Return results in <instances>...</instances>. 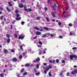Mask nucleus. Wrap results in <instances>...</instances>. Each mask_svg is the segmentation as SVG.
I'll return each mask as SVG.
<instances>
[{
  "mask_svg": "<svg viewBox=\"0 0 77 77\" xmlns=\"http://www.w3.org/2000/svg\"><path fill=\"white\" fill-rule=\"evenodd\" d=\"M24 9L25 11H26V12H31L32 11V9L30 8H28V10L27 9V7L26 6H24Z\"/></svg>",
  "mask_w": 77,
  "mask_h": 77,
  "instance_id": "f257e3e1",
  "label": "nucleus"
},
{
  "mask_svg": "<svg viewBox=\"0 0 77 77\" xmlns=\"http://www.w3.org/2000/svg\"><path fill=\"white\" fill-rule=\"evenodd\" d=\"M16 17L15 18V19L16 20H17L18 21V20H20L21 19V17H19L20 16V14H16Z\"/></svg>",
  "mask_w": 77,
  "mask_h": 77,
  "instance_id": "f03ea898",
  "label": "nucleus"
},
{
  "mask_svg": "<svg viewBox=\"0 0 77 77\" xmlns=\"http://www.w3.org/2000/svg\"><path fill=\"white\" fill-rule=\"evenodd\" d=\"M24 36H25V35H23V34H22L21 35H20L19 37V39H21L22 40H23L24 38Z\"/></svg>",
  "mask_w": 77,
  "mask_h": 77,
  "instance_id": "7ed1b4c3",
  "label": "nucleus"
},
{
  "mask_svg": "<svg viewBox=\"0 0 77 77\" xmlns=\"http://www.w3.org/2000/svg\"><path fill=\"white\" fill-rule=\"evenodd\" d=\"M51 68H52V66L51 65H49L48 67L46 68V69L47 71H48L50 69H51Z\"/></svg>",
  "mask_w": 77,
  "mask_h": 77,
  "instance_id": "20e7f679",
  "label": "nucleus"
},
{
  "mask_svg": "<svg viewBox=\"0 0 77 77\" xmlns=\"http://www.w3.org/2000/svg\"><path fill=\"white\" fill-rule=\"evenodd\" d=\"M77 73V69H75L73 71H72L71 72L72 74H76Z\"/></svg>",
  "mask_w": 77,
  "mask_h": 77,
  "instance_id": "39448f33",
  "label": "nucleus"
},
{
  "mask_svg": "<svg viewBox=\"0 0 77 77\" xmlns=\"http://www.w3.org/2000/svg\"><path fill=\"white\" fill-rule=\"evenodd\" d=\"M74 23L75 26H76V25H77V26L76 27H75V26H74V28H76V27H77V19H76V20L74 22Z\"/></svg>",
  "mask_w": 77,
  "mask_h": 77,
  "instance_id": "423d86ee",
  "label": "nucleus"
},
{
  "mask_svg": "<svg viewBox=\"0 0 77 77\" xmlns=\"http://www.w3.org/2000/svg\"><path fill=\"white\" fill-rule=\"evenodd\" d=\"M19 6L20 7V8H23V7H24V5L22 4H19Z\"/></svg>",
  "mask_w": 77,
  "mask_h": 77,
  "instance_id": "0eeeda50",
  "label": "nucleus"
},
{
  "mask_svg": "<svg viewBox=\"0 0 77 77\" xmlns=\"http://www.w3.org/2000/svg\"><path fill=\"white\" fill-rule=\"evenodd\" d=\"M4 52L5 54H8V50H7L4 49Z\"/></svg>",
  "mask_w": 77,
  "mask_h": 77,
  "instance_id": "6e6552de",
  "label": "nucleus"
},
{
  "mask_svg": "<svg viewBox=\"0 0 77 77\" xmlns=\"http://www.w3.org/2000/svg\"><path fill=\"white\" fill-rule=\"evenodd\" d=\"M24 46V47H25V45H24V44H22L20 47V49L21 50H23V46Z\"/></svg>",
  "mask_w": 77,
  "mask_h": 77,
  "instance_id": "1a4fd4ad",
  "label": "nucleus"
},
{
  "mask_svg": "<svg viewBox=\"0 0 77 77\" xmlns=\"http://www.w3.org/2000/svg\"><path fill=\"white\" fill-rule=\"evenodd\" d=\"M36 34L37 35H40L41 34V33L39 32H36Z\"/></svg>",
  "mask_w": 77,
  "mask_h": 77,
  "instance_id": "9d476101",
  "label": "nucleus"
},
{
  "mask_svg": "<svg viewBox=\"0 0 77 77\" xmlns=\"http://www.w3.org/2000/svg\"><path fill=\"white\" fill-rule=\"evenodd\" d=\"M6 10H7V11L8 12H11V9L8 8V7L6 8Z\"/></svg>",
  "mask_w": 77,
  "mask_h": 77,
  "instance_id": "9b49d317",
  "label": "nucleus"
},
{
  "mask_svg": "<svg viewBox=\"0 0 77 77\" xmlns=\"http://www.w3.org/2000/svg\"><path fill=\"white\" fill-rule=\"evenodd\" d=\"M17 60V59L16 58H14L13 59L12 61L13 62H15Z\"/></svg>",
  "mask_w": 77,
  "mask_h": 77,
  "instance_id": "f8f14e48",
  "label": "nucleus"
},
{
  "mask_svg": "<svg viewBox=\"0 0 77 77\" xmlns=\"http://www.w3.org/2000/svg\"><path fill=\"white\" fill-rule=\"evenodd\" d=\"M73 57L74 56L73 55H71L70 56V58L71 60H72V59L73 58Z\"/></svg>",
  "mask_w": 77,
  "mask_h": 77,
  "instance_id": "ddd939ff",
  "label": "nucleus"
},
{
  "mask_svg": "<svg viewBox=\"0 0 77 77\" xmlns=\"http://www.w3.org/2000/svg\"><path fill=\"white\" fill-rule=\"evenodd\" d=\"M25 66H26V67L30 66V64H29V63L26 64L25 65Z\"/></svg>",
  "mask_w": 77,
  "mask_h": 77,
  "instance_id": "4468645a",
  "label": "nucleus"
},
{
  "mask_svg": "<svg viewBox=\"0 0 77 77\" xmlns=\"http://www.w3.org/2000/svg\"><path fill=\"white\" fill-rule=\"evenodd\" d=\"M43 28L44 29H45V30H48L49 29L48 27H44Z\"/></svg>",
  "mask_w": 77,
  "mask_h": 77,
  "instance_id": "2eb2a0df",
  "label": "nucleus"
},
{
  "mask_svg": "<svg viewBox=\"0 0 77 77\" xmlns=\"http://www.w3.org/2000/svg\"><path fill=\"white\" fill-rule=\"evenodd\" d=\"M51 14L52 15L53 17H55V14H54V12H52Z\"/></svg>",
  "mask_w": 77,
  "mask_h": 77,
  "instance_id": "dca6fc26",
  "label": "nucleus"
},
{
  "mask_svg": "<svg viewBox=\"0 0 77 77\" xmlns=\"http://www.w3.org/2000/svg\"><path fill=\"white\" fill-rule=\"evenodd\" d=\"M9 67V68H12V65L11 64H9L8 65Z\"/></svg>",
  "mask_w": 77,
  "mask_h": 77,
  "instance_id": "f3484780",
  "label": "nucleus"
},
{
  "mask_svg": "<svg viewBox=\"0 0 77 77\" xmlns=\"http://www.w3.org/2000/svg\"><path fill=\"white\" fill-rule=\"evenodd\" d=\"M8 3L10 6H12V4H11V2H8Z\"/></svg>",
  "mask_w": 77,
  "mask_h": 77,
  "instance_id": "a211bd4d",
  "label": "nucleus"
},
{
  "mask_svg": "<svg viewBox=\"0 0 77 77\" xmlns=\"http://www.w3.org/2000/svg\"><path fill=\"white\" fill-rule=\"evenodd\" d=\"M36 60L37 62H39L40 60V58L38 57L37 59H36Z\"/></svg>",
  "mask_w": 77,
  "mask_h": 77,
  "instance_id": "6ab92c4d",
  "label": "nucleus"
},
{
  "mask_svg": "<svg viewBox=\"0 0 77 77\" xmlns=\"http://www.w3.org/2000/svg\"><path fill=\"white\" fill-rule=\"evenodd\" d=\"M11 41V39L10 38H8L7 40V43H9Z\"/></svg>",
  "mask_w": 77,
  "mask_h": 77,
  "instance_id": "aec40b11",
  "label": "nucleus"
},
{
  "mask_svg": "<svg viewBox=\"0 0 77 77\" xmlns=\"http://www.w3.org/2000/svg\"><path fill=\"white\" fill-rule=\"evenodd\" d=\"M46 36L47 35H46V34H45L43 35H42V38H46Z\"/></svg>",
  "mask_w": 77,
  "mask_h": 77,
  "instance_id": "412c9836",
  "label": "nucleus"
},
{
  "mask_svg": "<svg viewBox=\"0 0 77 77\" xmlns=\"http://www.w3.org/2000/svg\"><path fill=\"white\" fill-rule=\"evenodd\" d=\"M29 51H30V53H32V54L33 53V51L31 49H29Z\"/></svg>",
  "mask_w": 77,
  "mask_h": 77,
  "instance_id": "4be33fe9",
  "label": "nucleus"
},
{
  "mask_svg": "<svg viewBox=\"0 0 77 77\" xmlns=\"http://www.w3.org/2000/svg\"><path fill=\"white\" fill-rule=\"evenodd\" d=\"M14 36L15 37V38H17V37H18V35H17L16 34H15Z\"/></svg>",
  "mask_w": 77,
  "mask_h": 77,
  "instance_id": "5701e85b",
  "label": "nucleus"
},
{
  "mask_svg": "<svg viewBox=\"0 0 77 77\" xmlns=\"http://www.w3.org/2000/svg\"><path fill=\"white\" fill-rule=\"evenodd\" d=\"M24 71V69L23 68L20 70L21 72H23Z\"/></svg>",
  "mask_w": 77,
  "mask_h": 77,
  "instance_id": "b1692460",
  "label": "nucleus"
},
{
  "mask_svg": "<svg viewBox=\"0 0 77 77\" xmlns=\"http://www.w3.org/2000/svg\"><path fill=\"white\" fill-rule=\"evenodd\" d=\"M34 29L37 30H39V28H38L37 27H35Z\"/></svg>",
  "mask_w": 77,
  "mask_h": 77,
  "instance_id": "393cba45",
  "label": "nucleus"
},
{
  "mask_svg": "<svg viewBox=\"0 0 77 77\" xmlns=\"http://www.w3.org/2000/svg\"><path fill=\"white\" fill-rule=\"evenodd\" d=\"M40 74V73L39 72H37L35 73V75H39Z\"/></svg>",
  "mask_w": 77,
  "mask_h": 77,
  "instance_id": "a878e982",
  "label": "nucleus"
},
{
  "mask_svg": "<svg viewBox=\"0 0 77 77\" xmlns=\"http://www.w3.org/2000/svg\"><path fill=\"white\" fill-rule=\"evenodd\" d=\"M6 36L8 37V38H9L10 36V35L7 34L6 35Z\"/></svg>",
  "mask_w": 77,
  "mask_h": 77,
  "instance_id": "bb28decb",
  "label": "nucleus"
},
{
  "mask_svg": "<svg viewBox=\"0 0 77 77\" xmlns=\"http://www.w3.org/2000/svg\"><path fill=\"white\" fill-rule=\"evenodd\" d=\"M39 66V64H38L36 66V68H37V69H38Z\"/></svg>",
  "mask_w": 77,
  "mask_h": 77,
  "instance_id": "cd10ccee",
  "label": "nucleus"
},
{
  "mask_svg": "<svg viewBox=\"0 0 77 77\" xmlns=\"http://www.w3.org/2000/svg\"><path fill=\"white\" fill-rule=\"evenodd\" d=\"M0 75L1 77H4V74H3V73H1L0 74Z\"/></svg>",
  "mask_w": 77,
  "mask_h": 77,
  "instance_id": "c85d7f7f",
  "label": "nucleus"
},
{
  "mask_svg": "<svg viewBox=\"0 0 77 77\" xmlns=\"http://www.w3.org/2000/svg\"><path fill=\"white\" fill-rule=\"evenodd\" d=\"M38 43L40 45H42V43L41 41H39L38 42Z\"/></svg>",
  "mask_w": 77,
  "mask_h": 77,
  "instance_id": "c756f323",
  "label": "nucleus"
},
{
  "mask_svg": "<svg viewBox=\"0 0 77 77\" xmlns=\"http://www.w3.org/2000/svg\"><path fill=\"white\" fill-rule=\"evenodd\" d=\"M22 57H23V56H22V55H20L19 57V59H21L22 58Z\"/></svg>",
  "mask_w": 77,
  "mask_h": 77,
  "instance_id": "7c9ffc66",
  "label": "nucleus"
},
{
  "mask_svg": "<svg viewBox=\"0 0 77 77\" xmlns=\"http://www.w3.org/2000/svg\"><path fill=\"white\" fill-rule=\"evenodd\" d=\"M27 72H25L23 73V75H27Z\"/></svg>",
  "mask_w": 77,
  "mask_h": 77,
  "instance_id": "2f4dec72",
  "label": "nucleus"
},
{
  "mask_svg": "<svg viewBox=\"0 0 77 77\" xmlns=\"http://www.w3.org/2000/svg\"><path fill=\"white\" fill-rule=\"evenodd\" d=\"M60 75H63V72H61L60 73Z\"/></svg>",
  "mask_w": 77,
  "mask_h": 77,
  "instance_id": "473e14b6",
  "label": "nucleus"
},
{
  "mask_svg": "<svg viewBox=\"0 0 77 77\" xmlns=\"http://www.w3.org/2000/svg\"><path fill=\"white\" fill-rule=\"evenodd\" d=\"M54 34H50V36L51 37H53V36H54Z\"/></svg>",
  "mask_w": 77,
  "mask_h": 77,
  "instance_id": "72a5a7b5",
  "label": "nucleus"
},
{
  "mask_svg": "<svg viewBox=\"0 0 77 77\" xmlns=\"http://www.w3.org/2000/svg\"><path fill=\"white\" fill-rule=\"evenodd\" d=\"M46 36L47 35H48L49 36H50V33H46L45 34Z\"/></svg>",
  "mask_w": 77,
  "mask_h": 77,
  "instance_id": "f704fd0d",
  "label": "nucleus"
},
{
  "mask_svg": "<svg viewBox=\"0 0 77 77\" xmlns=\"http://www.w3.org/2000/svg\"><path fill=\"white\" fill-rule=\"evenodd\" d=\"M73 57H74V58H75V59H77V56L76 55H73Z\"/></svg>",
  "mask_w": 77,
  "mask_h": 77,
  "instance_id": "c9c22d12",
  "label": "nucleus"
},
{
  "mask_svg": "<svg viewBox=\"0 0 77 77\" xmlns=\"http://www.w3.org/2000/svg\"><path fill=\"white\" fill-rule=\"evenodd\" d=\"M49 75L50 77H51V76H52V75H51V72H49Z\"/></svg>",
  "mask_w": 77,
  "mask_h": 77,
  "instance_id": "e433bc0d",
  "label": "nucleus"
},
{
  "mask_svg": "<svg viewBox=\"0 0 77 77\" xmlns=\"http://www.w3.org/2000/svg\"><path fill=\"white\" fill-rule=\"evenodd\" d=\"M15 13L16 14H18V10H16L15 11Z\"/></svg>",
  "mask_w": 77,
  "mask_h": 77,
  "instance_id": "4c0bfd02",
  "label": "nucleus"
},
{
  "mask_svg": "<svg viewBox=\"0 0 77 77\" xmlns=\"http://www.w3.org/2000/svg\"><path fill=\"white\" fill-rule=\"evenodd\" d=\"M62 24V23L61 22H59L58 23V26H60V25Z\"/></svg>",
  "mask_w": 77,
  "mask_h": 77,
  "instance_id": "58836bf2",
  "label": "nucleus"
},
{
  "mask_svg": "<svg viewBox=\"0 0 77 77\" xmlns=\"http://www.w3.org/2000/svg\"><path fill=\"white\" fill-rule=\"evenodd\" d=\"M49 63H53V62L52 60H50L49 61Z\"/></svg>",
  "mask_w": 77,
  "mask_h": 77,
  "instance_id": "ea45409f",
  "label": "nucleus"
},
{
  "mask_svg": "<svg viewBox=\"0 0 77 77\" xmlns=\"http://www.w3.org/2000/svg\"><path fill=\"white\" fill-rule=\"evenodd\" d=\"M46 20L48 22L49 21H50V20H49V19L48 17H46Z\"/></svg>",
  "mask_w": 77,
  "mask_h": 77,
  "instance_id": "a19ab883",
  "label": "nucleus"
},
{
  "mask_svg": "<svg viewBox=\"0 0 77 77\" xmlns=\"http://www.w3.org/2000/svg\"><path fill=\"white\" fill-rule=\"evenodd\" d=\"M42 53V51H40L39 52V55H41Z\"/></svg>",
  "mask_w": 77,
  "mask_h": 77,
  "instance_id": "79ce46f5",
  "label": "nucleus"
},
{
  "mask_svg": "<svg viewBox=\"0 0 77 77\" xmlns=\"http://www.w3.org/2000/svg\"><path fill=\"white\" fill-rule=\"evenodd\" d=\"M59 38L61 39H62V38H63V36H62V35H60L59 36Z\"/></svg>",
  "mask_w": 77,
  "mask_h": 77,
  "instance_id": "37998d69",
  "label": "nucleus"
},
{
  "mask_svg": "<svg viewBox=\"0 0 77 77\" xmlns=\"http://www.w3.org/2000/svg\"><path fill=\"white\" fill-rule=\"evenodd\" d=\"M72 35H73V33H72V32H70V36H71Z\"/></svg>",
  "mask_w": 77,
  "mask_h": 77,
  "instance_id": "c03bdc74",
  "label": "nucleus"
},
{
  "mask_svg": "<svg viewBox=\"0 0 77 77\" xmlns=\"http://www.w3.org/2000/svg\"><path fill=\"white\" fill-rule=\"evenodd\" d=\"M47 70H45L44 72V73H45V74H47Z\"/></svg>",
  "mask_w": 77,
  "mask_h": 77,
  "instance_id": "a18cd8bd",
  "label": "nucleus"
},
{
  "mask_svg": "<svg viewBox=\"0 0 77 77\" xmlns=\"http://www.w3.org/2000/svg\"><path fill=\"white\" fill-rule=\"evenodd\" d=\"M21 23L22 25H24V23H25V22L23 21Z\"/></svg>",
  "mask_w": 77,
  "mask_h": 77,
  "instance_id": "49530a36",
  "label": "nucleus"
},
{
  "mask_svg": "<svg viewBox=\"0 0 77 77\" xmlns=\"http://www.w3.org/2000/svg\"><path fill=\"white\" fill-rule=\"evenodd\" d=\"M59 62V60L58 59H57L56 60V63H58V62Z\"/></svg>",
  "mask_w": 77,
  "mask_h": 77,
  "instance_id": "de8ad7c7",
  "label": "nucleus"
},
{
  "mask_svg": "<svg viewBox=\"0 0 77 77\" xmlns=\"http://www.w3.org/2000/svg\"><path fill=\"white\" fill-rule=\"evenodd\" d=\"M37 20H40V19H41V17H38L37 18Z\"/></svg>",
  "mask_w": 77,
  "mask_h": 77,
  "instance_id": "09e8293b",
  "label": "nucleus"
},
{
  "mask_svg": "<svg viewBox=\"0 0 77 77\" xmlns=\"http://www.w3.org/2000/svg\"><path fill=\"white\" fill-rule=\"evenodd\" d=\"M77 49V47H74L72 48V50H76Z\"/></svg>",
  "mask_w": 77,
  "mask_h": 77,
  "instance_id": "8fccbe9b",
  "label": "nucleus"
},
{
  "mask_svg": "<svg viewBox=\"0 0 77 77\" xmlns=\"http://www.w3.org/2000/svg\"><path fill=\"white\" fill-rule=\"evenodd\" d=\"M57 3H56L55 4V6L56 7H57Z\"/></svg>",
  "mask_w": 77,
  "mask_h": 77,
  "instance_id": "3c124183",
  "label": "nucleus"
},
{
  "mask_svg": "<svg viewBox=\"0 0 77 77\" xmlns=\"http://www.w3.org/2000/svg\"><path fill=\"white\" fill-rule=\"evenodd\" d=\"M69 26H72V24H71V23H69Z\"/></svg>",
  "mask_w": 77,
  "mask_h": 77,
  "instance_id": "603ef678",
  "label": "nucleus"
},
{
  "mask_svg": "<svg viewBox=\"0 0 77 77\" xmlns=\"http://www.w3.org/2000/svg\"><path fill=\"white\" fill-rule=\"evenodd\" d=\"M62 32V29H59L58 30V32Z\"/></svg>",
  "mask_w": 77,
  "mask_h": 77,
  "instance_id": "864d4df0",
  "label": "nucleus"
},
{
  "mask_svg": "<svg viewBox=\"0 0 77 77\" xmlns=\"http://www.w3.org/2000/svg\"><path fill=\"white\" fill-rule=\"evenodd\" d=\"M11 52H12L13 53H14V52H15V51H14V50L13 49H12L11 51Z\"/></svg>",
  "mask_w": 77,
  "mask_h": 77,
  "instance_id": "5fc2aeb1",
  "label": "nucleus"
},
{
  "mask_svg": "<svg viewBox=\"0 0 77 77\" xmlns=\"http://www.w3.org/2000/svg\"><path fill=\"white\" fill-rule=\"evenodd\" d=\"M62 63H65V61L64 60H62Z\"/></svg>",
  "mask_w": 77,
  "mask_h": 77,
  "instance_id": "6e6d98bb",
  "label": "nucleus"
},
{
  "mask_svg": "<svg viewBox=\"0 0 77 77\" xmlns=\"http://www.w3.org/2000/svg\"><path fill=\"white\" fill-rule=\"evenodd\" d=\"M34 72H36V71H37L36 69L34 68Z\"/></svg>",
  "mask_w": 77,
  "mask_h": 77,
  "instance_id": "4d7b16f0",
  "label": "nucleus"
},
{
  "mask_svg": "<svg viewBox=\"0 0 77 77\" xmlns=\"http://www.w3.org/2000/svg\"><path fill=\"white\" fill-rule=\"evenodd\" d=\"M3 17L1 16V17H0V19L1 20H3Z\"/></svg>",
  "mask_w": 77,
  "mask_h": 77,
  "instance_id": "13d9d810",
  "label": "nucleus"
},
{
  "mask_svg": "<svg viewBox=\"0 0 77 77\" xmlns=\"http://www.w3.org/2000/svg\"><path fill=\"white\" fill-rule=\"evenodd\" d=\"M53 9H54V10H56V8H55V7H54V6H53Z\"/></svg>",
  "mask_w": 77,
  "mask_h": 77,
  "instance_id": "bf43d9fd",
  "label": "nucleus"
},
{
  "mask_svg": "<svg viewBox=\"0 0 77 77\" xmlns=\"http://www.w3.org/2000/svg\"><path fill=\"white\" fill-rule=\"evenodd\" d=\"M37 38V36H35V37L33 38V39H36Z\"/></svg>",
  "mask_w": 77,
  "mask_h": 77,
  "instance_id": "052dcab7",
  "label": "nucleus"
},
{
  "mask_svg": "<svg viewBox=\"0 0 77 77\" xmlns=\"http://www.w3.org/2000/svg\"><path fill=\"white\" fill-rule=\"evenodd\" d=\"M47 63H43V65H44V66H46L47 65Z\"/></svg>",
  "mask_w": 77,
  "mask_h": 77,
  "instance_id": "680f3d73",
  "label": "nucleus"
},
{
  "mask_svg": "<svg viewBox=\"0 0 77 77\" xmlns=\"http://www.w3.org/2000/svg\"><path fill=\"white\" fill-rule=\"evenodd\" d=\"M15 22H16V21L15 20H14V21L12 22V23L13 24H14Z\"/></svg>",
  "mask_w": 77,
  "mask_h": 77,
  "instance_id": "e2e57ef3",
  "label": "nucleus"
},
{
  "mask_svg": "<svg viewBox=\"0 0 77 77\" xmlns=\"http://www.w3.org/2000/svg\"><path fill=\"white\" fill-rule=\"evenodd\" d=\"M72 35H73V36H76V34L73 33Z\"/></svg>",
  "mask_w": 77,
  "mask_h": 77,
  "instance_id": "0e129e2a",
  "label": "nucleus"
},
{
  "mask_svg": "<svg viewBox=\"0 0 77 77\" xmlns=\"http://www.w3.org/2000/svg\"><path fill=\"white\" fill-rule=\"evenodd\" d=\"M50 2V0H48V3H49Z\"/></svg>",
  "mask_w": 77,
  "mask_h": 77,
  "instance_id": "69168bd1",
  "label": "nucleus"
},
{
  "mask_svg": "<svg viewBox=\"0 0 77 77\" xmlns=\"http://www.w3.org/2000/svg\"><path fill=\"white\" fill-rule=\"evenodd\" d=\"M69 72H68V73H67V75H66V76H69Z\"/></svg>",
  "mask_w": 77,
  "mask_h": 77,
  "instance_id": "338daca9",
  "label": "nucleus"
},
{
  "mask_svg": "<svg viewBox=\"0 0 77 77\" xmlns=\"http://www.w3.org/2000/svg\"><path fill=\"white\" fill-rule=\"evenodd\" d=\"M45 11H47V8H45Z\"/></svg>",
  "mask_w": 77,
  "mask_h": 77,
  "instance_id": "774afa93",
  "label": "nucleus"
}]
</instances>
